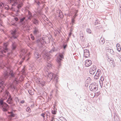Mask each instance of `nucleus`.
Here are the masks:
<instances>
[{
    "label": "nucleus",
    "instance_id": "20",
    "mask_svg": "<svg viewBox=\"0 0 121 121\" xmlns=\"http://www.w3.org/2000/svg\"><path fill=\"white\" fill-rule=\"evenodd\" d=\"M2 82H0V92H2L3 90H4L3 89V84L4 83V82L2 81Z\"/></svg>",
    "mask_w": 121,
    "mask_h": 121
},
{
    "label": "nucleus",
    "instance_id": "33",
    "mask_svg": "<svg viewBox=\"0 0 121 121\" xmlns=\"http://www.w3.org/2000/svg\"><path fill=\"white\" fill-rule=\"evenodd\" d=\"M59 59L60 60H61V59L63 58V56L62 54H60L59 55Z\"/></svg>",
    "mask_w": 121,
    "mask_h": 121
},
{
    "label": "nucleus",
    "instance_id": "47",
    "mask_svg": "<svg viewBox=\"0 0 121 121\" xmlns=\"http://www.w3.org/2000/svg\"><path fill=\"white\" fill-rule=\"evenodd\" d=\"M26 57L25 58L24 56L22 58V59L23 60H29V58H28V59H26Z\"/></svg>",
    "mask_w": 121,
    "mask_h": 121
},
{
    "label": "nucleus",
    "instance_id": "5",
    "mask_svg": "<svg viewBox=\"0 0 121 121\" xmlns=\"http://www.w3.org/2000/svg\"><path fill=\"white\" fill-rule=\"evenodd\" d=\"M89 88L91 91L95 92L98 89L97 85L95 83H92L90 85Z\"/></svg>",
    "mask_w": 121,
    "mask_h": 121
},
{
    "label": "nucleus",
    "instance_id": "28",
    "mask_svg": "<svg viewBox=\"0 0 121 121\" xmlns=\"http://www.w3.org/2000/svg\"><path fill=\"white\" fill-rule=\"evenodd\" d=\"M86 32L88 33L89 34H91L92 32V31L89 28H87L86 29Z\"/></svg>",
    "mask_w": 121,
    "mask_h": 121
},
{
    "label": "nucleus",
    "instance_id": "48",
    "mask_svg": "<svg viewBox=\"0 0 121 121\" xmlns=\"http://www.w3.org/2000/svg\"><path fill=\"white\" fill-rule=\"evenodd\" d=\"M14 19L15 21H17L18 19V18L16 17H14Z\"/></svg>",
    "mask_w": 121,
    "mask_h": 121
},
{
    "label": "nucleus",
    "instance_id": "32",
    "mask_svg": "<svg viewBox=\"0 0 121 121\" xmlns=\"http://www.w3.org/2000/svg\"><path fill=\"white\" fill-rule=\"evenodd\" d=\"M0 9H2L4 6V4L2 3H0Z\"/></svg>",
    "mask_w": 121,
    "mask_h": 121
},
{
    "label": "nucleus",
    "instance_id": "22",
    "mask_svg": "<svg viewBox=\"0 0 121 121\" xmlns=\"http://www.w3.org/2000/svg\"><path fill=\"white\" fill-rule=\"evenodd\" d=\"M108 51L112 54L114 55L115 54V53L112 49H108Z\"/></svg>",
    "mask_w": 121,
    "mask_h": 121
},
{
    "label": "nucleus",
    "instance_id": "9",
    "mask_svg": "<svg viewBox=\"0 0 121 121\" xmlns=\"http://www.w3.org/2000/svg\"><path fill=\"white\" fill-rule=\"evenodd\" d=\"M101 73L99 70H98L97 71L96 74L94 76V78L96 79H98L99 77L100 76Z\"/></svg>",
    "mask_w": 121,
    "mask_h": 121
},
{
    "label": "nucleus",
    "instance_id": "40",
    "mask_svg": "<svg viewBox=\"0 0 121 121\" xmlns=\"http://www.w3.org/2000/svg\"><path fill=\"white\" fill-rule=\"evenodd\" d=\"M56 111L55 110V109H54L53 110H52V113L54 114H56Z\"/></svg>",
    "mask_w": 121,
    "mask_h": 121
},
{
    "label": "nucleus",
    "instance_id": "18",
    "mask_svg": "<svg viewBox=\"0 0 121 121\" xmlns=\"http://www.w3.org/2000/svg\"><path fill=\"white\" fill-rule=\"evenodd\" d=\"M34 54L35 57L37 58H39L40 56V55L36 51L34 52Z\"/></svg>",
    "mask_w": 121,
    "mask_h": 121
},
{
    "label": "nucleus",
    "instance_id": "41",
    "mask_svg": "<svg viewBox=\"0 0 121 121\" xmlns=\"http://www.w3.org/2000/svg\"><path fill=\"white\" fill-rule=\"evenodd\" d=\"M41 115L43 117V119L44 120L45 117V114L43 113Z\"/></svg>",
    "mask_w": 121,
    "mask_h": 121
},
{
    "label": "nucleus",
    "instance_id": "7",
    "mask_svg": "<svg viewBox=\"0 0 121 121\" xmlns=\"http://www.w3.org/2000/svg\"><path fill=\"white\" fill-rule=\"evenodd\" d=\"M49 39V38L48 37L45 35H44L43 36L42 38L39 41L41 43H42V40H43L42 42L46 43L47 40H48Z\"/></svg>",
    "mask_w": 121,
    "mask_h": 121
},
{
    "label": "nucleus",
    "instance_id": "50",
    "mask_svg": "<svg viewBox=\"0 0 121 121\" xmlns=\"http://www.w3.org/2000/svg\"><path fill=\"white\" fill-rule=\"evenodd\" d=\"M35 2L38 5H39L40 4V2L39 1H35Z\"/></svg>",
    "mask_w": 121,
    "mask_h": 121
},
{
    "label": "nucleus",
    "instance_id": "4",
    "mask_svg": "<svg viewBox=\"0 0 121 121\" xmlns=\"http://www.w3.org/2000/svg\"><path fill=\"white\" fill-rule=\"evenodd\" d=\"M3 45L4 47L0 48V53L9 57L13 53L12 51H11L10 52H9L7 48V44L6 43H4Z\"/></svg>",
    "mask_w": 121,
    "mask_h": 121
},
{
    "label": "nucleus",
    "instance_id": "25",
    "mask_svg": "<svg viewBox=\"0 0 121 121\" xmlns=\"http://www.w3.org/2000/svg\"><path fill=\"white\" fill-rule=\"evenodd\" d=\"M14 85L13 83H12L10 85V87L13 90H14L16 88V87Z\"/></svg>",
    "mask_w": 121,
    "mask_h": 121
},
{
    "label": "nucleus",
    "instance_id": "14",
    "mask_svg": "<svg viewBox=\"0 0 121 121\" xmlns=\"http://www.w3.org/2000/svg\"><path fill=\"white\" fill-rule=\"evenodd\" d=\"M34 30L33 32V34L34 35H36L39 33V30L37 28L35 27L34 28Z\"/></svg>",
    "mask_w": 121,
    "mask_h": 121
},
{
    "label": "nucleus",
    "instance_id": "61",
    "mask_svg": "<svg viewBox=\"0 0 121 121\" xmlns=\"http://www.w3.org/2000/svg\"><path fill=\"white\" fill-rule=\"evenodd\" d=\"M77 16V15H76V14H75V15H74V16H75V17H74V18H75V17H76Z\"/></svg>",
    "mask_w": 121,
    "mask_h": 121
},
{
    "label": "nucleus",
    "instance_id": "43",
    "mask_svg": "<svg viewBox=\"0 0 121 121\" xmlns=\"http://www.w3.org/2000/svg\"><path fill=\"white\" fill-rule=\"evenodd\" d=\"M100 85V86L101 87L102 86H103V81H99Z\"/></svg>",
    "mask_w": 121,
    "mask_h": 121
},
{
    "label": "nucleus",
    "instance_id": "35",
    "mask_svg": "<svg viewBox=\"0 0 121 121\" xmlns=\"http://www.w3.org/2000/svg\"><path fill=\"white\" fill-rule=\"evenodd\" d=\"M39 84H40L39 85H40L41 86H43L44 85L45 83H44L43 82V83H42L40 82L39 81Z\"/></svg>",
    "mask_w": 121,
    "mask_h": 121
},
{
    "label": "nucleus",
    "instance_id": "6",
    "mask_svg": "<svg viewBox=\"0 0 121 121\" xmlns=\"http://www.w3.org/2000/svg\"><path fill=\"white\" fill-rule=\"evenodd\" d=\"M96 69V66L95 65H93L90 68V73L92 75H94Z\"/></svg>",
    "mask_w": 121,
    "mask_h": 121
},
{
    "label": "nucleus",
    "instance_id": "19",
    "mask_svg": "<svg viewBox=\"0 0 121 121\" xmlns=\"http://www.w3.org/2000/svg\"><path fill=\"white\" fill-rule=\"evenodd\" d=\"M28 14L27 16V17L28 19L30 20L31 18L32 17L31 13V12L29 11H28Z\"/></svg>",
    "mask_w": 121,
    "mask_h": 121
},
{
    "label": "nucleus",
    "instance_id": "51",
    "mask_svg": "<svg viewBox=\"0 0 121 121\" xmlns=\"http://www.w3.org/2000/svg\"><path fill=\"white\" fill-rule=\"evenodd\" d=\"M96 28H99V29L101 28V26H96Z\"/></svg>",
    "mask_w": 121,
    "mask_h": 121
},
{
    "label": "nucleus",
    "instance_id": "23",
    "mask_svg": "<svg viewBox=\"0 0 121 121\" xmlns=\"http://www.w3.org/2000/svg\"><path fill=\"white\" fill-rule=\"evenodd\" d=\"M117 49L118 51L120 52L121 51V47L120 44L118 43L117 44Z\"/></svg>",
    "mask_w": 121,
    "mask_h": 121
},
{
    "label": "nucleus",
    "instance_id": "30",
    "mask_svg": "<svg viewBox=\"0 0 121 121\" xmlns=\"http://www.w3.org/2000/svg\"><path fill=\"white\" fill-rule=\"evenodd\" d=\"M26 110V111L29 113H30L31 112V110L30 108L28 107H27Z\"/></svg>",
    "mask_w": 121,
    "mask_h": 121
},
{
    "label": "nucleus",
    "instance_id": "13",
    "mask_svg": "<svg viewBox=\"0 0 121 121\" xmlns=\"http://www.w3.org/2000/svg\"><path fill=\"white\" fill-rule=\"evenodd\" d=\"M32 21L33 23L36 25H38L39 24V21L35 18H32Z\"/></svg>",
    "mask_w": 121,
    "mask_h": 121
},
{
    "label": "nucleus",
    "instance_id": "58",
    "mask_svg": "<svg viewBox=\"0 0 121 121\" xmlns=\"http://www.w3.org/2000/svg\"><path fill=\"white\" fill-rule=\"evenodd\" d=\"M98 24V22H95V25H96Z\"/></svg>",
    "mask_w": 121,
    "mask_h": 121
},
{
    "label": "nucleus",
    "instance_id": "2",
    "mask_svg": "<svg viewBox=\"0 0 121 121\" xmlns=\"http://www.w3.org/2000/svg\"><path fill=\"white\" fill-rule=\"evenodd\" d=\"M48 69L52 68V65L51 63H47L46 64ZM46 75H45V79L48 82H50L52 80L54 81L56 83L58 82V78L55 74L52 72H50L49 70L45 72Z\"/></svg>",
    "mask_w": 121,
    "mask_h": 121
},
{
    "label": "nucleus",
    "instance_id": "46",
    "mask_svg": "<svg viewBox=\"0 0 121 121\" xmlns=\"http://www.w3.org/2000/svg\"><path fill=\"white\" fill-rule=\"evenodd\" d=\"M55 51V50L54 48L52 49L51 51H50V52L51 53Z\"/></svg>",
    "mask_w": 121,
    "mask_h": 121
},
{
    "label": "nucleus",
    "instance_id": "34",
    "mask_svg": "<svg viewBox=\"0 0 121 121\" xmlns=\"http://www.w3.org/2000/svg\"><path fill=\"white\" fill-rule=\"evenodd\" d=\"M59 119L62 121H65V118L62 117H60Z\"/></svg>",
    "mask_w": 121,
    "mask_h": 121
},
{
    "label": "nucleus",
    "instance_id": "3",
    "mask_svg": "<svg viewBox=\"0 0 121 121\" xmlns=\"http://www.w3.org/2000/svg\"><path fill=\"white\" fill-rule=\"evenodd\" d=\"M5 98H1L0 99V108L4 112L7 111L9 108V105L6 103L4 102V101L6 99L9 93L6 90H5Z\"/></svg>",
    "mask_w": 121,
    "mask_h": 121
},
{
    "label": "nucleus",
    "instance_id": "57",
    "mask_svg": "<svg viewBox=\"0 0 121 121\" xmlns=\"http://www.w3.org/2000/svg\"><path fill=\"white\" fill-rule=\"evenodd\" d=\"M23 61H21V62L19 63V64L20 65H21Z\"/></svg>",
    "mask_w": 121,
    "mask_h": 121
},
{
    "label": "nucleus",
    "instance_id": "29",
    "mask_svg": "<svg viewBox=\"0 0 121 121\" xmlns=\"http://www.w3.org/2000/svg\"><path fill=\"white\" fill-rule=\"evenodd\" d=\"M61 61H57V66L58 68L60 67V66H61Z\"/></svg>",
    "mask_w": 121,
    "mask_h": 121
},
{
    "label": "nucleus",
    "instance_id": "64",
    "mask_svg": "<svg viewBox=\"0 0 121 121\" xmlns=\"http://www.w3.org/2000/svg\"><path fill=\"white\" fill-rule=\"evenodd\" d=\"M22 55H23V54H22V53H21V54H20L21 56H22Z\"/></svg>",
    "mask_w": 121,
    "mask_h": 121
},
{
    "label": "nucleus",
    "instance_id": "54",
    "mask_svg": "<svg viewBox=\"0 0 121 121\" xmlns=\"http://www.w3.org/2000/svg\"><path fill=\"white\" fill-rule=\"evenodd\" d=\"M0 16L1 17H2L3 16H4V15L3 14H0Z\"/></svg>",
    "mask_w": 121,
    "mask_h": 121
},
{
    "label": "nucleus",
    "instance_id": "63",
    "mask_svg": "<svg viewBox=\"0 0 121 121\" xmlns=\"http://www.w3.org/2000/svg\"><path fill=\"white\" fill-rule=\"evenodd\" d=\"M19 12V10H18L17 11V13Z\"/></svg>",
    "mask_w": 121,
    "mask_h": 121
},
{
    "label": "nucleus",
    "instance_id": "16",
    "mask_svg": "<svg viewBox=\"0 0 121 121\" xmlns=\"http://www.w3.org/2000/svg\"><path fill=\"white\" fill-rule=\"evenodd\" d=\"M10 2L13 6H15L17 4V0H11Z\"/></svg>",
    "mask_w": 121,
    "mask_h": 121
},
{
    "label": "nucleus",
    "instance_id": "52",
    "mask_svg": "<svg viewBox=\"0 0 121 121\" xmlns=\"http://www.w3.org/2000/svg\"><path fill=\"white\" fill-rule=\"evenodd\" d=\"M25 102V101L24 100H22L21 101L20 103H21L22 104Z\"/></svg>",
    "mask_w": 121,
    "mask_h": 121
},
{
    "label": "nucleus",
    "instance_id": "27",
    "mask_svg": "<svg viewBox=\"0 0 121 121\" xmlns=\"http://www.w3.org/2000/svg\"><path fill=\"white\" fill-rule=\"evenodd\" d=\"M105 40L101 38L99 41V42L101 44H104L105 42Z\"/></svg>",
    "mask_w": 121,
    "mask_h": 121
},
{
    "label": "nucleus",
    "instance_id": "39",
    "mask_svg": "<svg viewBox=\"0 0 121 121\" xmlns=\"http://www.w3.org/2000/svg\"><path fill=\"white\" fill-rule=\"evenodd\" d=\"M104 77L101 76L100 78V80L101 81H104Z\"/></svg>",
    "mask_w": 121,
    "mask_h": 121
},
{
    "label": "nucleus",
    "instance_id": "8",
    "mask_svg": "<svg viewBox=\"0 0 121 121\" xmlns=\"http://www.w3.org/2000/svg\"><path fill=\"white\" fill-rule=\"evenodd\" d=\"M17 31L16 30L12 31L11 32V34L12 36V38H13L14 39H16L18 37V35L16 33Z\"/></svg>",
    "mask_w": 121,
    "mask_h": 121
},
{
    "label": "nucleus",
    "instance_id": "12",
    "mask_svg": "<svg viewBox=\"0 0 121 121\" xmlns=\"http://www.w3.org/2000/svg\"><path fill=\"white\" fill-rule=\"evenodd\" d=\"M6 102L9 104H13V101L10 95L9 96Z\"/></svg>",
    "mask_w": 121,
    "mask_h": 121
},
{
    "label": "nucleus",
    "instance_id": "21",
    "mask_svg": "<svg viewBox=\"0 0 121 121\" xmlns=\"http://www.w3.org/2000/svg\"><path fill=\"white\" fill-rule=\"evenodd\" d=\"M14 78V79L13 81V83L15 85L17 84L19 82V81H18V79L16 78Z\"/></svg>",
    "mask_w": 121,
    "mask_h": 121
},
{
    "label": "nucleus",
    "instance_id": "17",
    "mask_svg": "<svg viewBox=\"0 0 121 121\" xmlns=\"http://www.w3.org/2000/svg\"><path fill=\"white\" fill-rule=\"evenodd\" d=\"M17 46V44L16 43H13L12 45V50H14Z\"/></svg>",
    "mask_w": 121,
    "mask_h": 121
},
{
    "label": "nucleus",
    "instance_id": "37",
    "mask_svg": "<svg viewBox=\"0 0 121 121\" xmlns=\"http://www.w3.org/2000/svg\"><path fill=\"white\" fill-rule=\"evenodd\" d=\"M117 57L119 58L120 60H121V56L119 54H118L117 56Z\"/></svg>",
    "mask_w": 121,
    "mask_h": 121
},
{
    "label": "nucleus",
    "instance_id": "56",
    "mask_svg": "<svg viewBox=\"0 0 121 121\" xmlns=\"http://www.w3.org/2000/svg\"><path fill=\"white\" fill-rule=\"evenodd\" d=\"M31 39L32 40H34V39L35 38L34 37L32 36L31 37Z\"/></svg>",
    "mask_w": 121,
    "mask_h": 121
},
{
    "label": "nucleus",
    "instance_id": "10",
    "mask_svg": "<svg viewBox=\"0 0 121 121\" xmlns=\"http://www.w3.org/2000/svg\"><path fill=\"white\" fill-rule=\"evenodd\" d=\"M90 55V53L88 50L85 49L84 50V56L85 57H88Z\"/></svg>",
    "mask_w": 121,
    "mask_h": 121
},
{
    "label": "nucleus",
    "instance_id": "44",
    "mask_svg": "<svg viewBox=\"0 0 121 121\" xmlns=\"http://www.w3.org/2000/svg\"><path fill=\"white\" fill-rule=\"evenodd\" d=\"M22 4H18L17 6V8L19 9L22 7Z\"/></svg>",
    "mask_w": 121,
    "mask_h": 121
},
{
    "label": "nucleus",
    "instance_id": "45",
    "mask_svg": "<svg viewBox=\"0 0 121 121\" xmlns=\"http://www.w3.org/2000/svg\"><path fill=\"white\" fill-rule=\"evenodd\" d=\"M51 121H55V118H54L53 117H52L51 118Z\"/></svg>",
    "mask_w": 121,
    "mask_h": 121
},
{
    "label": "nucleus",
    "instance_id": "55",
    "mask_svg": "<svg viewBox=\"0 0 121 121\" xmlns=\"http://www.w3.org/2000/svg\"><path fill=\"white\" fill-rule=\"evenodd\" d=\"M71 34H72V33L71 32H70L69 34V37H70L71 35Z\"/></svg>",
    "mask_w": 121,
    "mask_h": 121
},
{
    "label": "nucleus",
    "instance_id": "31",
    "mask_svg": "<svg viewBox=\"0 0 121 121\" xmlns=\"http://www.w3.org/2000/svg\"><path fill=\"white\" fill-rule=\"evenodd\" d=\"M15 114H13L12 112H11L10 113V115L9 116L11 117H14Z\"/></svg>",
    "mask_w": 121,
    "mask_h": 121
},
{
    "label": "nucleus",
    "instance_id": "26",
    "mask_svg": "<svg viewBox=\"0 0 121 121\" xmlns=\"http://www.w3.org/2000/svg\"><path fill=\"white\" fill-rule=\"evenodd\" d=\"M114 121H119V119L117 116H115L114 118Z\"/></svg>",
    "mask_w": 121,
    "mask_h": 121
},
{
    "label": "nucleus",
    "instance_id": "38",
    "mask_svg": "<svg viewBox=\"0 0 121 121\" xmlns=\"http://www.w3.org/2000/svg\"><path fill=\"white\" fill-rule=\"evenodd\" d=\"M5 9L7 10H9V6L8 5H6L5 6Z\"/></svg>",
    "mask_w": 121,
    "mask_h": 121
},
{
    "label": "nucleus",
    "instance_id": "11",
    "mask_svg": "<svg viewBox=\"0 0 121 121\" xmlns=\"http://www.w3.org/2000/svg\"><path fill=\"white\" fill-rule=\"evenodd\" d=\"M20 20L19 23L22 25H25V20L26 21V20H25V17H24L20 18Z\"/></svg>",
    "mask_w": 121,
    "mask_h": 121
},
{
    "label": "nucleus",
    "instance_id": "60",
    "mask_svg": "<svg viewBox=\"0 0 121 121\" xmlns=\"http://www.w3.org/2000/svg\"><path fill=\"white\" fill-rule=\"evenodd\" d=\"M55 121H60L59 120L57 119H55Z\"/></svg>",
    "mask_w": 121,
    "mask_h": 121
},
{
    "label": "nucleus",
    "instance_id": "36",
    "mask_svg": "<svg viewBox=\"0 0 121 121\" xmlns=\"http://www.w3.org/2000/svg\"><path fill=\"white\" fill-rule=\"evenodd\" d=\"M61 13H60V12L59 11L60 14H59V16L60 18H62L63 17V16L62 14V13L61 12Z\"/></svg>",
    "mask_w": 121,
    "mask_h": 121
},
{
    "label": "nucleus",
    "instance_id": "49",
    "mask_svg": "<svg viewBox=\"0 0 121 121\" xmlns=\"http://www.w3.org/2000/svg\"><path fill=\"white\" fill-rule=\"evenodd\" d=\"M67 45V44H64L63 45V48L64 49H65Z\"/></svg>",
    "mask_w": 121,
    "mask_h": 121
},
{
    "label": "nucleus",
    "instance_id": "15",
    "mask_svg": "<svg viewBox=\"0 0 121 121\" xmlns=\"http://www.w3.org/2000/svg\"><path fill=\"white\" fill-rule=\"evenodd\" d=\"M85 65L86 67H88L91 65L92 61H85Z\"/></svg>",
    "mask_w": 121,
    "mask_h": 121
},
{
    "label": "nucleus",
    "instance_id": "42",
    "mask_svg": "<svg viewBox=\"0 0 121 121\" xmlns=\"http://www.w3.org/2000/svg\"><path fill=\"white\" fill-rule=\"evenodd\" d=\"M75 20L74 19H72V21H71V23L72 24V25H73V24L75 22Z\"/></svg>",
    "mask_w": 121,
    "mask_h": 121
},
{
    "label": "nucleus",
    "instance_id": "59",
    "mask_svg": "<svg viewBox=\"0 0 121 121\" xmlns=\"http://www.w3.org/2000/svg\"><path fill=\"white\" fill-rule=\"evenodd\" d=\"M24 71H25V70H24V69H22V71L23 73H24Z\"/></svg>",
    "mask_w": 121,
    "mask_h": 121
},
{
    "label": "nucleus",
    "instance_id": "1",
    "mask_svg": "<svg viewBox=\"0 0 121 121\" xmlns=\"http://www.w3.org/2000/svg\"><path fill=\"white\" fill-rule=\"evenodd\" d=\"M8 61L5 64L4 63H0V68H1L4 70V78L6 79L8 77L10 78H15L16 74L10 69V66L9 63Z\"/></svg>",
    "mask_w": 121,
    "mask_h": 121
},
{
    "label": "nucleus",
    "instance_id": "24",
    "mask_svg": "<svg viewBox=\"0 0 121 121\" xmlns=\"http://www.w3.org/2000/svg\"><path fill=\"white\" fill-rule=\"evenodd\" d=\"M109 62L111 67H113L115 66V65L114 63V61H109Z\"/></svg>",
    "mask_w": 121,
    "mask_h": 121
},
{
    "label": "nucleus",
    "instance_id": "62",
    "mask_svg": "<svg viewBox=\"0 0 121 121\" xmlns=\"http://www.w3.org/2000/svg\"><path fill=\"white\" fill-rule=\"evenodd\" d=\"M58 33H60L58 31H57V32L56 33L57 34Z\"/></svg>",
    "mask_w": 121,
    "mask_h": 121
},
{
    "label": "nucleus",
    "instance_id": "53",
    "mask_svg": "<svg viewBox=\"0 0 121 121\" xmlns=\"http://www.w3.org/2000/svg\"><path fill=\"white\" fill-rule=\"evenodd\" d=\"M28 92L30 94V95H32V94H31V91H29Z\"/></svg>",
    "mask_w": 121,
    "mask_h": 121
}]
</instances>
